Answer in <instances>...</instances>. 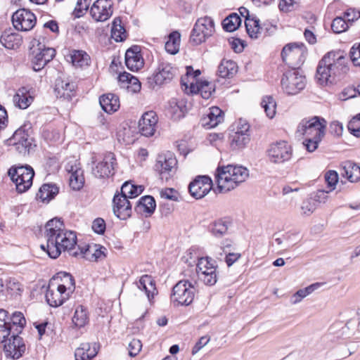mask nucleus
I'll return each instance as SVG.
<instances>
[{
    "mask_svg": "<svg viewBox=\"0 0 360 360\" xmlns=\"http://www.w3.org/2000/svg\"><path fill=\"white\" fill-rule=\"evenodd\" d=\"M304 44L297 43L285 45L281 51L283 61L292 67L283 74L281 79L282 88L289 95L297 94L306 86V78L298 70L304 62Z\"/></svg>",
    "mask_w": 360,
    "mask_h": 360,
    "instance_id": "obj_1",
    "label": "nucleus"
},
{
    "mask_svg": "<svg viewBox=\"0 0 360 360\" xmlns=\"http://www.w3.org/2000/svg\"><path fill=\"white\" fill-rule=\"evenodd\" d=\"M44 237L46 245L41 248L45 250L51 258L56 259L62 251H69L75 257L79 255L77 252H72L77 244V236L74 231L64 229L63 221L58 219L49 220L45 226Z\"/></svg>",
    "mask_w": 360,
    "mask_h": 360,
    "instance_id": "obj_2",
    "label": "nucleus"
},
{
    "mask_svg": "<svg viewBox=\"0 0 360 360\" xmlns=\"http://www.w3.org/2000/svg\"><path fill=\"white\" fill-rule=\"evenodd\" d=\"M349 70L347 58L340 51H330L319 61L316 68V79L321 84H332L336 78L345 75Z\"/></svg>",
    "mask_w": 360,
    "mask_h": 360,
    "instance_id": "obj_3",
    "label": "nucleus"
},
{
    "mask_svg": "<svg viewBox=\"0 0 360 360\" xmlns=\"http://www.w3.org/2000/svg\"><path fill=\"white\" fill-rule=\"evenodd\" d=\"M247 169L242 166L228 165L218 167L215 172L217 188L219 193H226L245 181Z\"/></svg>",
    "mask_w": 360,
    "mask_h": 360,
    "instance_id": "obj_4",
    "label": "nucleus"
},
{
    "mask_svg": "<svg viewBox=\"0 0 360 360\" xmlns=\"http://www.w3.org/2000/svg\"><path fill=\"white\" fill-rule=\"evenodd\" d=\"M326 127V121L323 118L317 116L309 119L304 118L299 123L296 134L298 136L321 140L325 135Z\"/></svg>",
    "mask_w": 360,
    "mask_h": 360,
    "instance_id": "obj_5",
    "label": "nucleus"
},
{
    "mask_svg": "<svg viewBox=\"0 0 360 360\" xmlns=\"http://www.w3.org/2000/svg\"><path fill=\"white\" fill-rule=\"evenodd\" d=\"M191 68H187L186 78H181V84L185 86V91L191 94H200L205 99H208L214 91V89L211 83L205 80L198 81L195 77L200 72L199 70L195 72V75L190 74Z\"/></svg>",
    "mask_w": 360,
    "mask_h": 360,
    "instance_id": "obj_6",
    "label": "nucleus"
},
{
    "mask_svg": "<svg viewBox=\"0 0 360 360\" xmlns=\"http://www.w3.org/2000/svg\"><path fill=\"white\" fill-rule=\"evenodd\" d=\"M8 174L15 183L17 191L22 193L31 187L34 172L30 166L26 165L12 167L8 169Z\"/></svg>",
    "mask_w": 360,
    "mask_h": 360,
    "instance_id": "obj_7",
    "label": "nucleus"
},
{
    "mask_svg": "<svg viewBox=\"0 0 360 360\" xmlns=\"http://www.w3.org/2000/svg\"><path fill=\"white\" fill-rule=\"evenodd\" d=\"M195 289L187 280L179 281L172 288L170 296L171 302L174 306L191 304L195 297Z\"/></svg>",
    "mask_w": 360,
    "mask_h": 360,
    "instance_id": "obj_8",
    "label": "nucleus"
},
{
    "mask_svg": "<svg viewBox=\"0 0 360 360\" xmlns=\"http://www.w3.org/2000/svg\"><path fill=\"white\" fill-rule=\"evenodd\" d=\"M214 31V22L210 17L198 18L192 30L190 41L194 45H199L210 37Z\"/></svg>",
    "mask_w": 360,
    "mask_h": 360,
    "instance_id": "obj_9",
    "label": "nucleus"
},
{
    "mask_svg": "<svg viewBox=\"0 0 360 360\" xmlns=\"http://www.w3.org/2000/svg\"><path fill=\"white\" fill-rule=\"evenodd\" d=\"M196 273L198 279L206 285H214L217 281V266L210 257L198 259Z\"/></svg>",
    "mask_w": 360,
    "mask_h": 360,
    "instance_id": "obj_10",
    "label": "nucleus"
},
{
    "mask_svg": "<svg viewBox=\"0 0 360 360\" xmlns=\"http://www.w3.org/2000/svg\"><path fill=\"white\" fill-rule=\"evenodd\" d=\"M32 141L33 140L29 137L28 133L23 127L18 129L12 137L8 140V144L13 146V150L24 156L30 155L31 150L36 147L35 144H32Z\"/></svg>",
    "mask_w": 360,
    "mask_h": 360,
    "instance_id": "obj_11",
    "label": "nucleus"
},
{
    "mask_svg": "<svg viewBox=\"0 0 360 360\" xmlns=\"http://www.w3.org/2000/svg\"><path fill=\"white\" fill-rule=\"evenodd\" d=\"M32 64L33 70L36 72L41 70L56 56V50L53 48L46 47L37 41V47L32 50Z\"/></svg>",
    "mask_w": 360,
    "mask_h": 360,
    "instance_id": "obj_12",
    "label": "nucleus"
},
{
    "mask_svg": "<svg viewBox=\"0 0 360 360\" xmlns=\"http://www.w3.org/2000/svg\"><path fill=\"white\" fill-rule=\"evenodd\" d=\"M13 27L18 31L31 30L37 22L35 15L25 8L16 11L12 15Z\"/></svg>",
    "mask_w": 360,
    "mask_h": 360,
    "instance_id": "obj_13",
    "label": "nucleus"
},
{
    "mask_svg": "<svg viewBox=\"0 0 360 360\" xmlns=\"http://www.w3.org/2000/svg\"><path fill=\"white\" fill-rule=\"evenodd\" d=\"M4 342V352L8 358L18 359L27 350L24 340L18 334L12 335L7 341Z\"/></svg>",
    "mask_w": 360,
    "mask_h": 360,
    "instance_id": "obj_14",
    "label": "nucleus"
},
{
    "mask_svg": "<svg viewBox=\"0 0 360 360\" xmlns=\"http://www.w3.org/2000/svg\"><path fill=\"white\" fill-rule=\"evenodd\" d=\"M213 182L207 175L197 176L188 186L191 195L195 199L205 197L212 188Z\"/></svg>",
    "mask_w": 360,
    "mask_h": 360,
    "instance_id": "obj_15",
    "label": "nucleus"
},
{
    "mask_svg": "<svg viewBox=\"0 0 360 360\" xmlns=\"http://www.w3.org/2000/svg\"><path fill=\"white\" fill-rule=\"evenodd\" d=\"M112 2L111 0H96L91 7L90 13L97 22H104L112 15Z\"/></svg>",
    "mask_w": 360,
    "mask_h": 360,
    "instance_id": "obj_16",
    "label": "nucleus"
},
{
    "mask_svg": "<svg viewBox=\"0 0 360 360\" xmlns=\"http://www.w3.org/2000/svg\"><path fill=\"white\" fill-rule=\"evenodd\" d=\"M177 70L168 62H160L153 74V80L158 85L167 84L172 80Z\"/></svg>",
    "mask_w": 360,
    "mask_h": 360,
    "instance_id": "obj_17",
    "label": "nucleus"
},
{
    "mask_svg": "<svg viewBox=\"0 0 360 360\" xmlns=\"http://www.w3.org/2000/svg\"><path fill=\"white\" fill-rule=\"evenodd\" d=\"M113 212L115 216L122 220H125L131 214V204L126 197L117 193L114 195Z\"/></svg>",
    "mask_w": 360,
    "mask_h": 360,
    "instance_id": "obj_18",
    "label": "nucleus"
},
{
    "mask_svg": "<svg viewBox=\"0 0 360 360\" xmlns=\"http://www.w3.org/2000/svg\"><path fill=\"white\" fill-rule=\"evenodd\" d=\"M158 118L154 111L145 112L139 122V131L145 136H153L157 128Z\"/></svg>",
    "mask_w": 360,
    "mask_h": 360,
    "instance_id": "obj_19",
    "label": "nucleus"
},
{
    "mask_svg": "<svg viewBox=\"0 0 360 360\" xmlns=\"http://www.w3.org/2000/svg\"><path fill=\"white\" fill-rule=\"evenodd\" d=\"M76 85L67 77H59L55 82L54 91L58 98L69 100L73 96Z\"/></svg>",
    "mask_w": 360,
    "mask_h": 360,
    "instance_id": "obj_20",
    "label": "nucleus"
},
{
    "mask_svg": "<svg viewBox=\"0 0 360 360\" xmlns=\"http://www.w3.org/2000/svg\"><path fill=\"white\" fill-rule=\"evenodd\" d=\"M224 120V112L218 107L213 106L208 109L205 115L201 118V124L206 129L216 127Z\"/></svg>",
    "mask_w": 360,
    "mask_h": 360,
    "instance_id": "obj_21",
    "label": "nucleus"
},
{
    "mask_svg": "<svg viewBox=\"0 0 360 360\" xmlns=\"http://www.w3.org/2000/svg\"><path fill=\"white\" fill-rule=\"evenodd\" d=\"M112 159L109 161L105 159H95L92 161L91 169L93 174L98 178H105L113 174L114 162Z\"/></svg>",
    "mask_w": 360,
    "mask_h": 360,
    "instance_id": "obj_22",
    "label": "nucleus"
},
{
    "mask_svg": "<svg viewBox=\"0 0 360 360\" xmlns=\"http://www.w3.org/2000/svg\"><path fill=\"white\" fill-rule=\"evenodd\" d=\"M125 63L127 68L131 71H138L143 66V59L139 46H133L126 51Z\"/></svg>",
    "mask_w": 360,
    "mask_h": 360,
    "instance_id": "obj_23",
    "label": "nucleus"
},
{
    "mask_svg": "<svg viewBox=\"0 0 360 360\" xmlns=\"http://www.w3.org/2000/svg\"><path fill=\"white\" fill-rule=\"evenodd\" d=\"M53 287V283L49 285L46 293V300L51 307H56L63 304L70 295L66 292H63L58 287L56 289Z\"/></svg>",
    "mask_w": 360,
    "mask_h": 360,
    "instance_id": "obj_24",
    "label": "nucleus"
},
{
    "mask_svg": "<svg viewBox=\"0 0 360 360\" xmlns=\"http://www.w3.org/2000/svg\"><path fill=\"white\" fill-rule=\"evenodd\" d=\"M177 159H162L158 160L155 165V169L160 175L161 179L167 180L176 171Z\"/></svg>",
    "mask_w": 360,
    "mask_h": 360,
    "instance_id": "obj_25",
    "label": "nucleus"
},
{
    "mask_svg": "<svg viewBox=\"0 0 360 360\" xmlns=\"http://www.w3.org/2000/svg\"><path fill=\"white\" fill-rule=\"evenodd\" d=\"M54 281H60L57 283V287L62 291L66 292L70 295L75 289V280L72 276L67 272H59L56 276L53 278Z\"/></svg>",
    "mask_w": 360,
    "mask_h": 360,
    "instance_id": "obj_26",
    "label": "nucleus"
},
{
    "mask_svg": "<svg viewBox=\"0 0 360 360\" xmlns=\"http://www.w3.org/2000/svg\"><path fill=\"white\" fill-rule=\"evenodd\" d=\"M269 158H284L292 155V148L285 141H280L270 145L267 150Z\"/></svg>",
    "mask_w": 360,
    "mask_h": 360,
    "instance_id": "obj_27",
    "label": "nucleus"
},
{
    "mask_svg": "<svg viewBox=\"0 0 360 360\" xmlns=\"http://www.w3.org/2000/svg\"><path fill=\"white\" fill-rule=\"evenodd\" d=\"M32 94L27 87L20 88L13 96L15 105L20 109H26L34 100Z\"/></svg>",
    "mask_w": 360,
    "mask_h": 360,
    "instance_id": "obj_28",
    "label": "nucleus"
},
{
    "mask_svg": "<svg viewBox=\"0 0 360 360\" xmlns=\"http://www.w3.org/2000/svg\"><path fill=\"white\" fill-rule=\"evenodd\" d=\"M99 103L102 109L107 113H112L120 108L119 98L113 94H107L101 96Z\"/></svg>",
    "mask_w": 360,
    "mask_h": 360,
    "instance_id": "obj_29",
    "label": "nucleus"
},
{
    "mask_svg": "<svg viewBox=\"0 0 360 360\" xmlns=\"http://www.w3.org/2000/svg\"><path fill=\"white\" fill-rule=\"evenodd\" d=\"M137 286L140 290L145 291L150 302L153 299L155 295L158 293L155 281L149 275L142 276L137 283Z\"/></svg>",
    "mask_w": 360,
    "mask_h": 360,
    "instance_id": "obj_30",
    "label": "nucleus"
},
{
    "mask_svg": "<svg viewBox=\"0 0 360 360\" xmlns=\"http://www.w3.org/2000/svg\"><path fill=\"white\" fill-rule=\"evenodd\" d=\"M97 352L96 344L91 348L89 342H83L75 350V360H91L97 354Z\"/></svg>",
    "mask_w": 360,
    "mask_h": 360,
    "instance_id": "obj_31",
    "label": "nucleus"
},
{
    "mask_svg": "<svg viewBox=\"0 0 360 360\" xmlns=\"http://www.w3.org/2000/svg\"><path fill=\"white\" fill-rule=\"evenodd\" d=\"M237 71L238 65L232 60L223 59L218 67V74L222 78L232 77Z\"/></svg>",
    "mask_w": 360,
    "mask_h": 360,
    "instance_id": "obj_32",
    "label": "nucleus"
},
{
    "mask_svg": "<svg viewBox=\"0 0 360 360\" xmlns=\"http://www.w3.org/2000/svg\"><path fill=\"white\" fill-rule=\"evenodd\" d=\"M155 207L156 204L154 198L150 195H146L139 200L134 209L138 213L151 214L154 212Z\"/></svg>",
    "mask_w": 360,
    "mask_h": 360,
    "instance_id": "obj_33",
    "label": "nucleus"
},
{
    "mask_svg": "<svg viewBox=\"0 0 360 360\" xmlns=\"http://www.w3.org/2000/svg\"><path fill=\"white\" fill-rule=\"evenodd\" d=\"M341 172L349 181L356 182L360 179V167L356 164L347 161L344 163Z\"/></svg>",
    "mask_w": 360,
    "mask_h": 360,
    "instance_id": "obj_34",
    "label": "nucleus"
},
{
    "mask_svg": "<svg viewBox=\"0 0 360 360\" xmlns=\"http://www.w3.org/2000/svg\"><path fill=\"white\" fill-rule=\"evenodd\" d=\"M8 312L0 309V342H4L9 336L13 335L11 323L8 321Z\"/></svg>",
    "mask_w": 360,
    "mask_h": 360,
    "instance_id": "obj_35",
    "label": "nucleus"
},
{
    "mask_svg": "<svg viewBox=\"0 0 360 360\" xmlns=\"http://www.w3.org/2000/svg\"><path fill=\"white\" fill-rule=\"evenodd\" d=\"M0 41L5 48L15 49L21 44L22 39L20 35L16 33L5 32L1 35Z\"/></svg>",
    "mask_w": 360,
    "mask_h": 360,
    "instance_id": "obj_36",
    "label": "nucleus"
},
{
    "mask_svg": "<svg viewBox=\"0 0 360 360\" xmlns=\"http://www.w3.org/2000/svg\"><path fill=\"white\" fill-rule=\"evenodd\" d=\"M104 250L105 248L100 245H88L84 251L83 250H81L80 255H82L89 259L98 261L105 257Z\"/></svg>",
    "mask_w": 360,
    "mask_h": 360,
    "instance_id": "obj_37",
    "label": "nucleus"
},
{
    "mask_svg": "<svg viewBox=\"0 0 360 360\" xmlns=\"http://www.w3.org/2000/svg\"><path fill=\"white\" fill-rule=\"evenodd\" d=\"M58 193V188L57 186L51 184H47L41 186L37 194V197L42 202H49L50 200L53 199Z\"/></svg>",
    "mask_w": 360,
    "mask_h": 360,
    "instance_id": "obj_38",
    "label": "nucleus"
},
{
    "mask_svg": "<svg viewBox=\"0 0 360 360\" xmlns=\"http://www.w3.org/2000/svg\"><path fill=\"white\" fill-rule=\"evenodd\" d=\"M143 191V186H136L131 182H125L121 187L120 195L126 197L127 199H133L141 194Z\"/></svg>",
    "mask_w": 360,
    "mask_h": 360,
    "instance_id": "obj_39",
    "label": "nucleus"
},
{
    "mask_svg": "<svg viewBox=\"0 0 360 360\" xmlns=\"http://www.w3.org/2000/svg\"><path fill=\"white\" fill-rule=\"evenodd\" d=\"M321 285V283H315L311 285H309V286L304 288L300 289L295 294L292 295L290 300L291 303L292 304H296L300 302L304 298H305L307 296H308L314 291L317 290Z\"/></svg>",
    "mask_w": 360,
    "mask_h": 360,
    "instance_id": "obj_40",
    "label": "nucleus"
},
{
    "mask_svg": "<svg viewBox=\"0 0 360 360\" xmlns=\"http://www.w3.org/2000/svg\"><path fill=\"white\" fill-rule=\"evenodd\" d=\"M72 322L77 328L84 327L89 322V314L86 307L79 305L76 308Z\"/></svg>",
    "mask_w": 360,
    "mask_h": 360,
    "instance_id": "obj_41",
    "label": "nucleus"
},
{
    "mask_svg": "<svg viewBox=\"0 0 360 360\" xmlns=\"http://www.w3.org/2000/svg\"><path fill=\"white\" fill-rule=\"evenodd\" d=\"M8 321L11 323L13 334L20 333L26 324V320L24 315L20 311H15L13 313L11 317L8 319Z\"/></svg>",
    "mask_w": 360,
    "mask_h": 360,
    "instance_id": "obj_42",
    "label": "nucleus"
},
{
    "mask_svg": "<svg viewBox=\"0 0 360 360\" xmlns=\"http://www.w3.org/2000/svg\"><path fill=\"white\" fill-rule=\"evenodd\" d=\"M111 37L116 41H122L127 38V33L124 27L122 25L120 18H115L112 25Z\"/></svg>",
    "mask_w": 360,
    "mask_h": 360,
    "instance_id": "obj_43",
    "label": "nucleus"
},
{
    "mask_svg": "<svg viewBox=\"0 0 360 360\" xmlns=\"http://www.w3.org/2000/svg\"><path fill=\"white\" fill-rule=\"evenodd\" d=\"M180 34L178 32H172L165 43V50L170 54H176L179 50Z\"/></svg>",
    "mask_w": 360,
    "mask_h": 360,
    "instance_id": "obj_44",
    "label": "nucleus"
},
{
    "mask_svg": "<svg viewBox=\"0 0 360 360\" xmlns=\"http://www.w3.org/2000/svg\"><path fill=\"white\" fill-rule=\"evenodd\" d=\"M229 224L226 219H219L211 224V232L216 237H221L227 232Z\"/></svg>",
    "mask_w": 360,
    "mask_h": 360,
    "instance_id": "obj_45",
    "label": "nucleus"
},
{
    "mask_svg": "<svg viewBox=\"0 0 360 360\" xmlns=\"http://www.w3.org/2000/svg\"><path fill=\"white\" fill-rule=\"evenodd\" d=\"M89 55L83 51L74 50L70 54V60L74 66L83 67L89 65Z\"/></svg>",
    "mask_w": 360,
    "mask_h": 360,
    "instance_id": "obj_46",
    "label": "nucleus"
},
{
    "mask_svg": "<svg viewBox=\"0 0 360 360\" xmlns=\"http://www.w3.org/2000/svg\"><path fill=\"white\" fill-rule=\"evenodd\" d=\"M241 24V19L237 13H231L227 16L222 22L223 28L226 32H233L236 30Z\"/></svg>",
    "mask_w": 360,
    "mask_h": 360,
    "instance_id": "obj_47",
    "label": "nucleus"
},
{
    "mask_svg": "<svg viewBox=\"0 0 360 360\" xmlns=\"http://www.w3.org/2000/svg\"><path fill=\"white\" fill-rule=\"evenodd\" d=\"M118 141L124 145H129L134 142V131L130 127H124L117 132Z\"/></svg>",
    "mask_w": 360,
    "mask_h": 360,
    "instance_id": "obj_48",
    "label": "nucleus"
},
{
    "mask_svg": "<svg viewBox=\"0 0 360 360\" xmlns=\"http://www.w3.org/2000/svg\"><path fill=\"white\" fill-rule=\"evenodd\" d=\"M261 105L269 119L274 117L276 112V103L272 96L263 98Z\"/></svg>",
    "mask_w": 360,
    "mask_h": 360,
    "instance_id": "obj_49",
    "label": "nucleus"
},
{
    "mask_svg": "<svg viewBox=\"0 0 360 360\" xmlns=\"http://www.w3.org/2000/svg\"><path fill=\"white\" fill-rule=\"evenodd\" d=\"M69 184L73 190H80L84 184L83 170H79L77 174L70 175Z\"/></svg>",
    "mask_w": 360,
    "mask_h": 360,
    "instance_id": "obj_50",
    "label": "nucleus"
},
{
    "mask_svg": "<svg viewBox=\"0 0 360 360\" xmlns=\"http://www.w3.org/2000/svg\"><path fill=\"white\" fill-rule=\"evenodd\" d=\"M249 37L253 39H258L261 34L262 28L260 27L259 20L251 18L249 15Z\"/></svg>",
    "mask_w": 360,
    "mask_h": 360,
    "instance_id": "obj_51",
    "label": "nucleus"
},
{
    "mask_svg": "<svg viewBox=\"0 0 360 360\" xmlns=\"http://www.w3.org/2000/svg\"><path fill=\"white\" fill-rule=\"evenodd\" d=\"M345 18L337 17L335 18L331 24V29L335 33H341L345 32L347 27V22Z\"/></svg>",
    "mask_w": 360,
    "mask_h": 360,
    "instance_id": "obj_52",
    "label": "nucleus"
},
{
    "mask_svg": "<svg viewBox=\"0 0 360 360\" xmlns=\"http://www.w3.org/2000/svg\"><path fill=\"white\" fill-rule=\"evenodd\" d=\"M248 134H237L236 131L234 132V134L231 136V146L234 148H244L246 145Z\"/></svg>",
    "mask_w": 360,
    "mask_h": 360,
    "instance_id": "obj_53",
    "label": "nucleus"
},
{
    "mask_svg": "<svg viewBox=\"0 0 360 360\" xmlns=\"http://www.w3.org/2000/svg\"><path fill=\"white\" fill-rule=\"evenodd\" d=\"M142 343L140 340L133 338L128 345L129 355L136 356L141 350Z\"/></svg>",
    "mask_w": 360,
    "mask_h": 360,
    "instance_id": "obj_54",
    "label": "nucleus"
},
{
    "mask_svg": "<svg viewBox=\"0 0 360 360\" xmlns=\"http://www.w3.org/2000/svg\"><path fill=\"white\" fill-rule=\"evenodd\" d=\"M325 179L328 186L330 188V191H333L338 181V173L334 170H330L326 172Z\"/></svg>",
    "mask_w": 360,
    "mask_h": 360,
    "instance_id": "obj_55",
    "label": "nucleus"
},
{
    "mask_svg": "<svg viewBox=\"0 0 360 360\" xmlns=\"http://www.w3.org/2000/svg\"><path fill=\"white\" fill-rule=\"evenodd\" d=\"M90 5V0H79L74 10L75 17L79 18L88 9Z\"/></svg>",
    "mask_w": 360,
    "mask_h": 360,
    "instance_id": "obj_56",
    "label": "nucleus"
},
{
    "mask_svg": "<svg viewBox=\"0 0 360 360\" xmlns=\"http://www.w3.org/2000/svg\"><path fill=\"white\" fill-rule=\"evenodd\" d=\"M316 209L315 203L311 200H307L302 202L301 205L302 214L305 216L311 215Z\"/></svg>",
    "mask_w": 360,
    "mask_h": 360,
    "instance_id": "obj_57",
    "label": "nucleus"
},
{
    "mask_svg": "<svg viewBox=\"0 0 360 360\" xmlns=\"http://www.w3.org/2000/svg\"><path fill=\"white\" fill-rule=\"evenodd\" d=\"M65 169L70 175L77 174L79 170H83L78 159H74L68 162Z\"/></svg>",
    "mask_w": 360,
    "mask_h": 360,
    "instance_id": "obj_58",
    "label": "nucleus"
},
{
    "mask_svg": "<svg viewBox=\"0 0 360 360\" xmlns=\"http://www.w3.org/2000/svg\"><path fill=\"white\" fill-rule=\"evenodd\" d=\"M349 54L353 64L355 66H360V43L352 47Z\"/></svg>",
    "mask_w": 360,
    "mask_h": 360,
    "instance_id": "obj_59",
    "label": "nucleus"
},
{
    "mask_svg": "<svg viewBox=\"0 0 360 360\" xmlns=\"http://www.w3.org/2000/svg\"><path fill=\"white\" fill-rule=\"evenodd\" d=\"M160 196L162 198H165L167 200H172L174 201L178 200V193L174 188H167L161 190Z\"/></svg>",
    "mask_w": 360,
    "mask_h": 360,
    "instance_id": "obj_60",
    "label": "nucleus"
},
{
    "mask_svg": "<svg viewBox=\"0 0 360 360\" xmlns=\"http://www.w3.org/2000/svg\"><path fill=\"white\" fill-rule=\"evenodd\" d=\"M210 340V337L209 335L201 337L193 347L192 354L195 355L196 353H198L203 347L208 344Z\"/></svg>",
    "mask_w": 360,
    "mask_h": 360,
    "instance_id": "obj_61",
    "label": "nucleus"
},
{
    "mask_svg": "<svg viewBox=\"0 0 360 360\" xmlns=\"http://www.w3.org/2000/svg\"><path fill=\"white\" fill-rule=\"evenodd\" d=\"M92 229L98 234L103 233L105 230V221L101 218L96 219L92 223Z\"/></svg>",
    "mask_w": 360,
    "mask_h": 360,
    "instance_id": "obj_62",
    "label": "nucleus"
},
{
    "mask_svg": "<svg viewBox=\"0 0 360 360\" xmlns=\"http://www.w3.org/2000/svg\"><path fill=\"white\" fill-rule=\"evenodd\" d=\"M123 87L127 88L129 91H131L134 93H136L141 90V85L139 80L133 76L127 85L123 86Z\"/></svg>",
    "mask_w": 360,
    "mask_h": 360,
    "instance_id": "obj_63",
    "label": "nucleus"
},
{
    "mask_svg": "<svg viewBox=\"0 0 360 360\" xmlns=\"http://www.w3.org/2000/svg\"><path fill=\"white\" fill-rule=\"evenodd\" d=\"M321 141V140H316V139H313L312 137H306L304 142H303V145L309 152H313L317 148L319 143Z\"/></svg>",
    "mask_w": 360,
    "mask_h": 360,
    "instance_id": "obj_64",
    "label": "nucleus"
}]
</instances>
